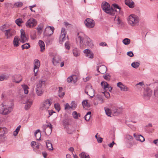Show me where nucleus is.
I'll use <instances>...</instances> for the list:
<instances>
[{
    "label": "nucleus",
    "instance_id": "obj_22",
    "mask_svg": "<svg viewBox=\"0 0 158 158\" xmlns=\"http://www.w3.org/2000/svg\"><path fill=\"white\" fill-rule=\"evenodd\" d=\"M134 136L136 140L139 141L141 142H143L145 140V139L141 135H137L135 134L134 133L133 135Z\"/></svg>",
    "mask_w": 158,
    "mask_h": 158
},
{
    "label": "nucleus",
    "instance_id": "obj_61",
    "mask_svg": "<svg viewBox=\"0 0 158 158\" xmlns=\"http://www.w3.org/2000/svg\"><path fill=\"white\" fill-rule=\"evenodd\" d=\"M127 55L130 57H132L134 56V54L132 51L127 52Z\"/></svg>",
    "mask_w": 158,
    "mask_h": 158
},
{
    "label": "nucleus",
    "instance_id": "obj_31",
    "mask_svg": "<svg viewBox=\"0 0 158 158\" xmlns=\"http://www.w3.org/2000/svg\"><path fill=\"white\" fill-rule=\"evenodd\" d=\"M59 90L58 91L59 96L60 98H63L65 94V93L64 92H62L63 88L62 87H59Z\"/></svg>",
    "mask_w": 158,
    "mask_h": 158
},
{
    "label": "nucleus",
    "instance_id": "obj_44",
    "mask_svg": "<svg viewBox=\"0 0 158 158\" xmlns=\"http://www.w3.org/2000/svg\"><path fill=\"white\" fill-rule=\"evenodd\" d=\"M63 123L64 126H66L69 124V119L65 118L63 121Z\"/></svg>",
    "mask_w": 158,
    "mask_h": 158
},
{
    "label": "nucleus",
    "instance_id": "obj_18",
    "mask_svg": "<svg viewBox=\"0 0 158 158\" xmlns=\"http://www.w3.org/2000/svg\"><path fill=\"white\" fill-rule=\"evenodd\" d=\"M61 57L59 55L55 56L52 59V63L53 64L56 65L57 64L59 63L61 61Z\"/></svg>",
    "mask_w": 158,
    "mask_h": 158
},
{
    "label": "nucleus",
    "instance_id": "obj_37",
    "mask_svg": "<svg viewBox=\"0 0 158 158\" xmlns=\"http://www.w3.org/2000/svg\"><path fill=\"white\" fill-rule=\"evenodd\" d=\"M43 28V25L42 24H40L38 25V27L37 28V30L38 31L39 33L41 34L42 32V30Z\"/></svg>",
    "mask_w": 158,
    "mask_h": 158
},
{
    "label": "nucleus",
    "instance_id": "obj_48",
    "mask_svg": "<svg viewBox=\"0 0 158 158\" xmlns=\"http://www.w3.org/2000/svg\"><path fill=\"white\" fill-rule=\"evenodd\" d=\"M143 85V82H139V83L137 84L135 86L138 89H140L142 88V86Z\"/></svg>",
    "mask_w": 158,
    "mask_h": 158
},
{
    "label": "nucleus",
    "instance_id": "obj_25",
    "mask_svg": "<svg viewBox=\"0 0 158 158\" xmlns=\"http://www.w3.org/2000/svg\"><path fill=\"white\" fill-rule=\"evenodd\" d=\"M6 130V128L3 127H0V139H1L3 137Z\"/></svg>",
    "mask_w": 158,
    "mask_h": 158
},
{
    "label": "nucleus",
    "instance_id": "obj_14",
    "mask_svg": "<svg viewBox=\"0 0 158 158\" xmlns=\"http://www.w3.org/2000/svg\"><path fill=\"white\" fill-rule=\"evenodd\" d=\"M152 91L149 88L147 87L144 93V98L146 99H148L152 95Z\"/></svg>",
    "mask_w": 158,
    "mask_h": 158
},
{
    "label": "nucleus",
    "instance_id": "obj_34",
    "mask_svg": "<svg viewBox=\"0 0 158 158\" xmlns=\"http://www.w3.org/2000/svg\"><path fill=\"white\" fill-rule=\"evenodd\" d=\"M73 117L75 119H78V117L81 116V114L78 113V114L76 111H74L72 112V114Z\"/></svg>",
    "mask_w": 158,
    "mask_h": 158
},
{
    "label": "nucleus",
    "instance_id": "obj_29",
    "mask_svg": "<svg viewBox=\"0 0 158 158\" xmlns=\"http://www.w3.org/2000/svg\"><path fill=\"white\" fill-rule=\"evenodd\" d=\"M39 44L40 48V51L42 52L45 49L44 43L43 41L40 40L39 41Z\"/></svg>",
    "mask_w": 158,
    "mask_h": 158
},
{
    "label": "nucleus",
    "instance_id": "obj_49",
    "mask_svg": "<svg viewBox=\"0 0 158 158\" xmlns=\"http://www.w3.org/2000/svg\"><path fill=\"white\" fill-rule=\"evenodd\" d=\"M82 104L83 106L84 107H89L90 106L88 104V102H87V100H85L83 101L82 102Z\"/></svg>",
    "mask_w": 158,
    "mask_h": 158
},
{
    "label": "nucleus",
    "instance_id": "obj_15",
    "mask_svg": "<svg viewBox=\"0 0 158 158\" xmlns=\"http://www.w3.org/2000/svg\"><path fill=\"white\" fill-rule=\"evenodd\" d=\"M97 70L100 73L104 74L106 72L107 68L105 66L101 65L99 67H98Z\"/></svg>",
    "mask_w": 158,
    "mask_h": 158
},
{
    "label": "nucleus",
    "instance_id": "obj_9",
    "mask_svg": "<svg viewBox=\"0 0 158 158\" xmlns=\"http://www.w3.org/2000/svg\"><path fill=\"white\" fill-rule=\"evenodd\" d=\"M85 26L88 28H93L95 26V22L92 19H86L84 21Z\"/></svg>",
    "mask_w": 158,
    "mask_h": 158
},
{
    "label": "nucleus",
    "instance_id": "obj_58",
    "mask_svg": "<svg viewBox=\"0 0 158 158\" xmlns=\"http://www.w3.org/2000/svg\"><path fill=\"white\" fill-rule=\"evenodd\" d=\"M54 106L56 109L58 111L60 110V105L58 103H56L54 105Z\"/></svg>",
    "mask_w": 158,
    "mask_h": 158
},
{
    "label": "nucleus",
    "instance_id": "obj_53",
    "mask_svg": "<svg viewBox=\"0 0 158 158\" xmlns=\"http://www.w3.org/2000/svg\"><path fill=\"white\" fill-rule=\"evenodd\" d=\"M74 131V130L73 128H68L67 130V133L69 134H71L73 133V132Z\"/></svg>",
    "mask_w": 158,
    "mask_h": 158
},
{
    "label": "nucleus",
    "instance_id": "obj_60",
    "mask_svg": "<svg viewBox=\"0 0 158 158\" xmlns=\"http://www.w3.org/2000/svg\"><path fill=\"white\" fill-rule=\"evenodd\" d=\"M73 80L72 81L74 83H75L77 81V76L75 75L72 76Z\"/></svg>",
    "mask_w": 158,
    "mask_h": 158
},
{
    "label": "nucleus",
    "instance_id": "obj_21",
    "mask_svg": "<svg viewBox=\"0 0 158 158\" xmlns=\"http://www.w3.org/2000/svg\"><path fill=\"white\" fill-rule=\"evenodd\" d=\"M117 86L119 87L121 91H128V88L123 84L122 82H119L117 84Z\"/></svg>",
    "mask_w": 158,
    "mask_h": 158
},
{
    "label": "nucleus",
    "instance_id": "obj_27",
    "mask_svg": "<svg viewBox=\"0 0 158 158\" xmlns=\"http://www.w3.org/2000/svg\"><path fill=\"white\" fill-rule=\"evenodd\" d=\"M122 109L121 108L115 109L113 110V113L114 115H118L122 112Z\"/></svg>",
    "mask_w": 158,
    "mask_h": 158
},
{
    "label": "nucleus",
    "instance_id": "obj_26",
    "mask_svg": "<svg viewBox=\"0 0 158 158\" xmlns=\"http://www.w3.org/2000/svg\"><path fill=\"white\" fill-rule=\"evenodd\" d=\"M34 71H35L36 69H38L40 65V63L39 61L37 59H35L34 60Z\"/></svg>",
    "mask_w": 158,
    "mask_h": 158
},
{
    "label": "nucleus",
    "instance_id": "obj_5",
    "mask_svg": "<svg viewBox=\"0 0 158 158\" xmlns=\"http://www.w3.org/2000/svg\"><path fill=\"white\" fill-rule=\"evenodd\" d=\"M128 21L129 24L131 26H135L138 25L139 19L136 15H131L129 16Z\"/></svg>",
    "mask_w": 158,
    "mask_h": 158
},
{
    "label": "nucleus",
    "instance_id": "obj_43",
    "mask_svg": "<svg viewBox=\"0 0 158 158\" xmlns=\"http://www.w3.org/2000/svg\"><path fill=\"white\" fill-rule=\"evenodd\" d=\"M42 128L43 129V130H46V129H47V128H51L52 127V125L50 123L46 125H43L42 126Z\"/></svg>",
    "mask_w": 158,
    "mask_h": 158
},
{
    "label": "nucleus",
    "instance_id": "obj_12",
    "mask_svg": "<svg viewBox=\"0 0 158 158\" xmlns=\"http://www.w3.org/2000/svg\"><path fill=\"white\" fill-rule=\"evenodd\" d=\"M66 34V32L65 29L64 28H62L61 30V35L59 38V41L61 44H62V42H63L65 40Z\"/></svg>",
    "mask_w": 158,
    "mask_h": 158
},
{
    "label": "nucleus",
    "instance_id": "obj_51",
    "mask_svg": "<svg viewBox=\"0 0 158 158\" xmlns=\"http://www.w3.org/2000/svg\"><path fill=\"white\" fill-rule=\"evenodd\" d=\"M97 98L98 100L99 101L100 103H102L104 102L103 98L101 96L98 95V96Z\"/></svg>",
    "mask_w": 158,
    "mask_h": 158
},
{
    "label": "nucleus",
    "instance_id": "obj_35",
    "mask_svg": "<svg viewBox=\"0 0 158 158\" xmlns=\"http://www.w3.org/2000/svg\"><path fill=\"white\" fill-rule=\"evenodd\" d=\"M52 130V128H47V129H46V130L43 131L46 135H49L51 133Z\"/></svg>",
    "mask_w": 158,
    "mask_h": 158
},
{
    "label": "nucleus",
    "instance_id": "obj_47",
    "mask_svg": "<svg viewBox=\"0 0 158 158\" xmlns=\"http://www.w3.org/2000/svg\"><path fill=\"white\" fill-rule=\"evenodd\" d=\"M105 110L106 113V114L108 116H110L111 115V112H110V110L109 108H104Z\"/></svg>",
    "mask_w": 158,
    "mask_h": 158
},
{
    "label": "nucleus",
    "instance_id": "obj_40",
    "mask_svg": "<svg viewBox=\"0 0 158 158\" xmlns=\"http://www.w3.org/2000/svg\"><path fill=\"white\" fill-rule=\"evenodd\" d=\"M91 113V112H88L87 114L85 116V119L86 121H89L90 117V114Z\"/></svg>",
    "mask_w": 158,
    "mask_h": 158
},
{
    "label": "nucleus",
    "instance_id": "obj_1",
    "mask_svg": "<svg viewBox=\"0 0 158 158\" xmlns=\"http://www.w3.org/2000/svg\"><path fill=\"white\" fill-rule=\"evenodd\" d=\"M14 107V103L12 100L3 103L0 105V114L7 115L12 111Z\"/></svg>",
    "mask_w": 158,
    "mask_h": 158
},
{
    "label": "nucleus",
    "instance_id": "obj_56",
    "mask_svg": "<svg viewBox=\"0 0 158 158\" xmlns=\"http://www.w3.org/2000/svg\"><path fill=\"white\" fill-rule=\"evenodd\" d=\"M65 47L66 49L69 50L70 48V44L68 41L66 42L65 43Z\"/></svg>",
    "mask_w": 158,
    "mask_h": 158
},
{
    "label": "nucleus",
    "instance_id": "obj_62",
    "mask_svg": "<svg viewBox=\"0 0 158 158\" xmlns=\"http://www.w3.org/2000/svg\"><path fill=\"white\" fill-rule=\"evenodd\" d=\"M104 93L105 97L106 98H108L110 97V94L109 92H105Z\"/></svg>",
    "mask_w": 158,
    "mask_h": 158
},
{
    "label": "nucleus",
    "instance_id": "obj_46",
    "mask_svg": "<svg viewBox=\"0 0 158 158\" xmlns=\"http://www.w3.org/2000/svg\"><path fill=\"white\" fill-rule=\"evenodd\" d=\"M125 138L126 139L129 141H131L133 139V137L131 135L128 134H127L126 135Z\"/></svg>",
    "mask_w": 158,
    "mask_h": 158
},
{
    "label": "nucleus",
    "instance_id": "obj_33",
    "mask_svg": "<svg viewBox=\"0 0 158 158\" xmlns=\"http://www.w3.org/2000/svg\"><path fill=\"white\" fill-rule=\"evenodd\" d=\"M140 63L139 62H134L131 64V66L135 69L137 68L139 66Z\"/></svg>",
    "mask_w": 158,
    "mask_h": 158
},
{
    "label": "nucleus",
    "instance_id": "obj_64",
    "mask_svg": "<svg viewBox=\"0 0 158 158\" xmlns=\"http://www.w3.org/2000/svg\"><path fill=\"white\" fill-rule=\"evenodd\" d=\"M6 76L5 75H3L0 76V80L1 81H3L6 77Z\"/></svg>",
    "mask_w": 158,
    "mask_h": 158
},
{
    "label": "nucleus",
    "instance_id": "obj_42",
    "mask_svg": "<svg viewBox=\"0 0 158 158\" xmlns=\"http://www.w3.org/2000/svg\"><path fill=\"white\" fill-rule=\"evenodd\" d=\"M15 23L19 26H20V24L23 22L22 19L19 18L17 19L15 21Z\"/></svg>",
    "mask_w": 158,
    "mask_h": 158
},
{
    "label": "nucleus",
    "instance_id": "obj_41",
    "mask_svg": "<svg viewBox=\"0 0 158 158\" xmlns=\"http://www.w3.org/2000/svg\"><path fill=\"white\" fill-rule=\"evenodd\" d=\"M20 41L23 43L28 41V39L27 38L26 36L20 37Z\"/></svg>",
    "mask_w": 158,
    "mask_h": 158
},
{
    "label": "nucleus",
    "instance_id": "obj_24",
    "mask_svg": "<svg viewBox=\"0 0 158 158\" xmlns=\"http://www.w3.org/2000/svg\"><path fill=\"white\" fill-rule=\"evenodd\" d=\"M76 106L77 105L76 104H74L73 105V104L71 106H70L68 103H67L64 105V109L66 110L72 109L73 110H74Z\"/></svg>",
    "mask_w": 158,
    "mask_h": 158
},
{
    "label": "nucleus",
    "instance_id": "obj_30",
    "mask_svg": "<svg viewBox=\"0 0 158 158\" xmlns=\"http://www.w3.org/2000/svg\"><path fill=\"white\" fill-rule=\"evenodd\" d=\"M19 37L18 36H16L13 40V44L14 46L17 47L19 46Z\"/></svg>",
    "mask_w": 158,
    "mask_h": 158
},
{
    "label": "nucleus",
    "instance_id": "obj_20",
    "mask_svg": "<svg viewBox=\"0 0 158 158\" xmlns=\"http://www.w3.org/2000/svg\"><path fill=\"white\" fill-rule=\"evenodd\" d=\"M22 102L26 104L24 106V109L26 110H28L30 108L32 103V101H29L28 100H26L25 102Z\"/></svg>",
    "mask_w": 158,
    "mask_h": 158
},
{
    "label": "nucleus",
    "instance_id": "obj_45",
    "mask_svg": "<svg viewBox=\"0 0 158 158\" xmlns=\"http://www.w3.org/2000/svg\"><path fill=\"white\" fill-rule=\"evenodd\" d=\"M30 47V45L29 43H26L21 46L22 49L23 50L24 49H28Z\"/></svg>",
    "mask_w": 158,
    "mask_h": 158
},
{
    "label": "nucleus",
    "instance_id": "obj_32",
    "mask_svg": "<svg viewBox=\"0 0 158 158\" xmlns=\"http://www.w3.org/2000/svg\"><path fill=\"white\" fill-rule=\"evenodd\" d=\"M73 55L76 57L79 56L80 55V52L77 48L74 49L73 51Z\"/></svg>",
    "mask_w": 158,
    "mask_h": 158
},
{
    "label": "nucleus",
    "instance_id": "obj_6",
    "mask_svg": "<svg viewBox=\"0 0 158 158\" xmlns=\"http://www.w3.org/2000/svg\"><path fill=\"white\" fill-rule=\"evenodd\" d=\"M50 100V99H47L44 101L40 107V110L45 111L48 110L52 104Z\"/></svg>",
    "mask_w": 158,
    "mask_h": 158
},
{
    "label": "nucleus",
    "instance_id": "obj_19",
    "mask_svg": "<svg viewBox=\"0 0 158 158\" xmlns=\"http://www.w3.org/2000/svg\"><path fill=\"white\" fill-rule=\"evenodd\" d=\"M84 52L85 54V56L90 58H93L94 57V55L92 52L88 49H85L84 51Z\"/></svg>",
    "mask_w": 158,
    "mask_h": 158
},
{
    "label": "nucleus",
    "instance_id": "obj_39",
    "mask_svg": "<svg viewBox=\"0 0 158 158\" xmlns=\"http://www.w3.org/2000/svg\"><path fill=\"white\" fill-rule=\"evenodd\" d=\"M130 40L128 38H125L123 40V43L125 45H128L130 43Z\"/></svg>",
    "mask_w": 158,
    "mask_h": 158
},
{
    "label": "nucleus",
    "instance_id": "obj_13",
    "mask_svg": "<svg viewBox=\"0 0 158 158\" xmlns=\"http://www.w3.org/2000/svg\"><path fill=\"white\" fill-rule=\"evenodd\" d=\"M22 80V78L20 75H14L12 77V81L17 83H19Z\"/></svg>",
    "mask_w": 158,
    "mask_h": 158
},
{
    "label": "nucleus",
    "instance_id": "obj_23",
    "mask_svg": "<svg viewBox=\"0 0 158 158\" xmlns=\"http://www.w3.org/2000/svg\"><path fill=\"white\" fill-rule=\"evenodd\" d=\"M125 4L130 8H132L134 7V2L132 0H125Z\"/></svg>",
    "mask_w": 158,
    "mask_h": 158
},
{
    "label": "nucleus",
    "instance_id": "obj_50",
    "mask_svg": "<svg viewBox=\"0 0 158 158\" xmlns=\"http://www.w3.org/2000/svg\"><path fill=\"white\" fill-rule=\"evenodd\" d=\"M23 5L22 2H17L15 3L14 4V6L17 7H21Z\"/></svg>",
    "mask_w": 158,
    "mask_h": 158
},
{
    "label": "nucleus",
    "instance_id": "obj_10",
    "mask_svg": "<svg viewBox=\"0 0 158 158\" xmlns=\"http://www.w3.org/2000/svg\"><path fill=\"white\" fill-rule=\"evenodd\" d=\"M16 31L13 29L10 28L6 30L5 33V35L7 39H10L11 37L14 35Z\"/></svg>",
    "mask_w": 158,
    "mask_h": 158
},
{
    "label": "nucleus",
    "instance_id": "obj_28",
    "mask_svg": "<svg viewBox=\"0 0 158 158\" xmlns=\"http://www.w3.org/2000/svg\"><path fill=\"white\" fill-rule=\"evenodd\" d=\"M47 148L50 151L52 150H53V148L52 146V143L50 142V141L49 140H48L46 142Z\"/></svg>",
    "mask_w": 158,
    "mask_h": 158
},
{
    "label": "nucleus",
    "instance_id": "obj_4",
    "mask_svg": "<svg viewBox=\"0 0 158 158\" xmlns=\"http://www.w3.org/2000/svg\"><path fill=\"white\" fill-rule=\"evenodd\" d=\"M102 9L107 14L113 16L114 15V11L110 6V4L106 2H103L102 4Z\"/></svg>",
    "mask_w": 158,
    "mask_h": 158
},
{
    "label": "nucleus",
    "instance_id": "obj_17",
    "mask_svg": "<svg viewBox=\"0 0 158 158\" xmlns=\"http://www.w3.org/2000/svg\"><path fill=\"white\" fill-rule=\"evenodd\" d=\"M101 84L102 87L106 91H108L109 88H110V90H112V88L105 81H102L101 82Z\"/></svg>",
    "mask_w": 158,
    "mask_h": 158
},
{
    "label": "nucleus",
    "instance_id": "obj_8",
    "mask_svg": "<svg viewBox=\"0 0 158 158\" xmlns=\"http://www.w3.org/2000/svg\"><path fill=\"white\" fill-rule=\"evenodd\" d=\"M54 30V28L53 27L48 26L44 31V34L45 36H50L53 34Z\"/></svg>",
    "mask_w": 158,
    "mask_h": 158
},
{
    "label": "nucleus",
    "instance_id": "obj_7",
    "mask_svg": "<svg viewBox=\"0 0 158 158\" xmlns=\"http://www.w3.org/2000/svg\"><path fill=\"white\" fill-rule=\"evenodd\" d=\"M94 89L92 88L91 84L87 85L85 89V93L91 98L94 96Z\"/></svg>",
    "mask_w": 158,
    "mask_h": 158
},
{
    "label": "nucleus",
    "instance_id": "obj_3",
    "mask_svg": "<svg viewBox=\"0 0 158 158\" xmlns=\"http://www.w3.org/2000/svg\"><path fill=\"white\" fill-rule=\"evenodd\" d=\"M45 85V81L40 80L37 83L35 88L37 94L39 96H41L44 92V88Z\"/></svg>",
    "mask_w": 158,
    "mask_h": 158
},
{
    "label": "nucleus",
    "instance_id": "obj_52",
    "mask_svg": "<svg viewBox=\"0 0 158 158\" xmlns=\"http://www.w3.org/2000/svg\"><path fill=\"white\" fill-rule=\"evenodd\" d=\"M103 77L105 80L107 81L110 80L111 77L110 76L109 74H106L105 76H103Z\"/></svg>",
    "mask_w": 158,
    "mask_h": 158
},
{
    "label": "nucleus",
    "instance_id": "obj_54",
    "mask_svg": "<svg viewBox=\"0 0 158 158\" xmlns=\"http://www.w3.org/2000/svg\"><path fill=\"white\" fill-rule=\"evenodd\" d=\"M6 24H4L0 27V29L3 32H5L6 30L5 29H6Z\"/></svg>",
    "mask_w": 158,
    "mask_h": 158
},
{
    "label": "nucleus",
    "instance_id": "obj_16",
    "mask_svg": "<svg viewBox=\"0 0 158 158\" xmlns=\"http://www.w3.org/2000/svg\"><path fill=\"white\" fill-rule=\"evenodd\" d=\"M111 8H112V9L114 11V15H113V16H114L115 15V12H117L118 13H119L121 9V7H120L116 3H114L112 4L111 6Z\"/></svg>",
    "mask_w": 158,
    "mask_h": 158
},
{
    "label": "nucleus",
    "instance_id": "obj_36",
    "mask_svg": "<svg viewBox=\"0 0 158 158\" xmlns=\"http://www.w3.org/2000/svg\"><path fill=\"white\" fill-rule=\"evenodd\" d=\"M79 156L81 158H90L89 155H87L84 152H82L79 155Z\"/></svg>",
    "mask_w": 158,
    "mask_h": 158
},
{
    "label": "nucleus",
    "instance_id": "obj_55",
    "mask_svg": "<svg viewBox=\"0 0 158 158\" xmlns=\"http://www.w3.org/2000/svg\"><path fill=\"white\" fill-rule=\"evenodd\" d=\"M154 95L155 97H158V87H156L154 89Z\"/></svg>",
    "mask_w": 158,
    "mask_h": 158
},
{
    "label": "nucleus",
    "instance_id": "obj_63",
    "mask_svg": "<svg viewBox=\"0 0 158 158\" xmlns=\"http://www.w3.org/2000/svg\"><path fill=\"white\" fill-rule=\"evenodd\" d=\"M73 80V78H72V76H70L67 79V81L68 83H70Z\"/></svg>",
    "mask_w": 158,
    "mask_h": 158
},
{
    "label": "nucleus",
    "instance_id": "obj_57",
    "mask_svg": "<svg viewBox=\"0 0 158 158\" xmlns=\"http://www.w3.org/2000/svg\"><path fill=\"white\" fill-rule=\"evenodd\" d=\"M28 88V87L26 85H24V87H23V89L24 90V93L25 94H28V90H27V89Z\"/></svg>",
    "mask_w": 158,
    "mask_h": 158
},
{
    "label": "nucleus",
    "instance_id": "obj_11",
    "mask_svg": "<svg viewBox=\"0 0 158 158\" xmlns=\"http://www.w3.org/2000/svg\"><path fill=\"white\" fill-rule=\"evenodd\" d=\"M37 24V21L33 18H31L26 23V25L29 27H33L35 26Z\"/></svg>",
    "mask_w": 158,
    "mask_h": 158
},
{
    "label": "nucleus",
    "instance_id": "obj_59",
    "mask_svg": "<svg viewBox=\"0 0 158 158\" xmlns=\"http://www.w3.org/2000/svg\"><path fill=\"white\" fill-rule=\"evenodd\" d=\"M46 113L49 114V115L48 116V117H49L53 113H54V112H53L52 110L50 111L49 110H47L45 111Z\"/></svg>",
    "mask_w": 158,
    "mask_h": 158
},
{
    "label": "nucleus",
    "instance_id": "obj_38",
    "mask_svg": "<svg viewBox=\"0 0 158 158\" xmlns=\"http://www.w3.org/2000/svg\"><path fill=\"white\" fill-rule=\"evenodd\" d=\"M40 131V130L39 129H38L36 130L35 132V137L36 138L37 140H40V139H41V133H40L39 134H38L39 135V139H38V137H37V134Z\"/></svg>",
    "mask_w": 158,
    "mask_h": 158
},
{
    "label": "nucleus",
    "instance_id": "obj_2",
    "mask_svg": "<svg viewBox=\"0 0 158 158\" xmlns=\"http://www.w3.org/2000/svg\"><path fill=\"white\" fill-rule=\"evenodd\" d=\"M82 33H78L77 37L76 38L77 42H79L80 45L84 44L90 47H92L93 44L91 40L87 36H85L84 38H82L81 35Z\"/></svg>",
    "mask_w": 158,
    "mask_h": 158
}]
</instances>
